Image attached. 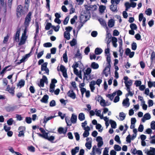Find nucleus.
<instances>
[{
  "label": "nucleus",
  "mask_w": 155,
  "mask_h": 155,
  "mask_svg": "<svg viewBox=\"0 0 155 155\" xmlns=\"http://www.w3.org/2000/svg\"><path fill=\"white\" fill-rule=\"evenodd\" d=\"M48 79L46 77L43 75L42 78L40 80L39 82V87H43L44 85V83H48Z\"/></svg>",
  "instance_id": "9"
},
{
  "label": "nucleus",
  "mask_w": 155,
  "mask_h": 155,
  "mask_svg": "<svg viewBox=\"0 0 155 155\" xmlns=\"http://www.w3.org/2000/svg\"><path fill=\"white\" fill-rule=\"evenodd\" d=\"M78 119L80 121H83L85 120V115L83 113H81L79 114L78 115Z\"/></svg>",
  "instance_id": "28"
},
{
  "label": "nucleus",
  "mask_w": 155,
  "mask_h": 155,
  "mask_svg": "<svg viewBox=\"0 0 155 155\" xmlns=\"http://www.w3.org/2000/svg\"><path fill=\"white\" fill-rule=\"evenodd\" d=\"M129 100L128 98H126L122 102L123 105L124 106H126L127 107H128L130 105Z\"/></svg>",
  "instance_id": "19"
},
{
  "label": "nucleus",
  "mask_w": 155,
  "mask_h": 155,
  "mask_svg": "<svg viewBox=\"0 0 155 155\" xmlns=\"http://www.w3.org/2000/svg\"><path fill=\"white\" fill-rule=\"evenodd\" d=\"M110 8L113 12H117L118 11L117 10V6L116 5L112 4L110 6Z\"/></svg>",
  "instance_id": "18"
},
{
  "label": "nucleus",
  "mask_w": 155,
  "mask_h": 155,
  "mask_svg": "<svg viewBox=\"0 0 155 155\" xmlns=\"http://www.w3.org/2000/svg\"><path fill=\"white\" fill-rule=\"evenodd\" d=\"M44 138L48 140L49 141L52 142V141L54 139V137L53 136H51L49 137H48V135H46L44 136Z\"/></svg>",
  "instance_id": "23"
},
{
  "label": "nucleus",
  "mask_w": 155,
  "mask_h": 155,
  "mask_svg": "<svg viewBox=\"0 0 155 155\" xmlns=\"http://www.w3.org/2000/svg\"><path fill=\"white\" fill-rule=\"evenodd\" d=\"M102 52L103 50L101 48H97L95 50V54L97 55L100 54Z\"/></svg>",
  "instance_id": "32"
},
{
  "label": "nucleus",
  "mask_w": 155,
  "mask_h": 155,
  "mask_svg": "<svg viewBox=\"0 0 155 155\" xmlns=\"http://www.w3.org/2000/svg\"><path fill=\"white\" fill-rule=\"evenodd\" d=\"M24 7L21 5L18 6L16 9V15L17 18H19L24 14Z\"/></svg>",
  "instance_id": "3"
},
{
  "label": "nucleus",
  "mask_w": 155,
  "mask_h": 155,
  "mask_svg": "<svg viewBox=\"0 0 155 155\" xmlns=\"http://www.w3.org/2000/svg\"><path fill=\"white\" fill-rule=\"evenodd\" d=\"M96 151L97 153L99 155L101 154V150L102 149H100V147L95 148Z\"/></svg>",
  "instance_id": "64"
},
{
  "label": "nucleus",
  "mask_w": 155,
  "mask_h": 155,
  "mask_svg": "<svg viewBox=\"0 0 155 155\" xmlns=\"http://www.w3.org/2000/svg\"><path fill=\"white\" fill-rule=\"evenodd\" d=\"M32 119L30 117H27L25 118V121L28 124H30L31 123Z\"/></svg>",
  "instance_id": "51"
},
{
  "label": "nucleus",
  "mask_w": 155,
  "mask_h": 155,
  "mask_svg": "<svg viewBox=\"0 0 155 155\" xmlns=\"http://www.w3.org/2000/svg\"><path fill=\"white\" fill-rule=\"evenodd\" d=\"M60 71L62 72H66L67 71V70L65 68V67L63 65H61L60 66Z\"/></svg>",
  "instance_id": "61"
},
{
  "label": "nucleus",
  "mask_w": 155,
  "mask_h": 155,
  "mask_svg": "<svg viewBox=\"0 0 155 155\" xmlns=\"http://www.w3.org/2000/svg\"><path fill=\"white\" fill-rule=\"evenodd\" d=\"M56 117L55 116H51L48 117H47L46 116H45L43 118V123L44 124V126H45V124L47 123V122L49 120H51L54 117Z\"/></svg>",
  "instance_id": "13"
},
{
  "label": "nucleus",
  "mask_w": 155,
  "mask_h": 155,
  "mask_svg": "<svg viewBox=\"0 0 155 155\" xmlns=\"http://www.w3.org/2000/svg\"><path fill=\"white\" fill-rule=\"evenodd\" d=\"M106 61L107 62V65H110V55L109 54H107L106 55Z\"/></svg>",
  "instance_id": "41"
},
{
  "label": "nucleus",
  "mask_w": 155,
  "mask_h": 155,
  "mask_svg": "<svg viewBox=\"0 0 155 155\" xmlns=\"http://www.w3.org/2000/svg\"><path fill=\"white\" fill-rule=\"evenodd\" d=\"M15 108V106H11L10 105L6 107L5 109L7 111L9 112L14 111Z\"/></svg>",
  "instance_id": "16"
},
{
  "label": "nucleus",
  "mask_w": 155,
  "mask_h": 155,
  "mask_svg": "<svg viewBox=\"0 0 155 155\" xmlns=\"http://www.w3.org/2000/svg\"><path fill=\"white\" fill-rule=\"evenodd\" d=\"M39 130H40L41 134H39V136L44 138V136L46 135H48V133L45 132V130L42 128H40Z\"/></svg>",
  "instance_id": "17"
},
{
  "label": "nucleus",
  "mask_w": 155,
  "mask_h": 155,
  "mask_svg": "<svg viewBox=\"0 0 155 155\" xmlns=\"http://www.w3.org/2000/svg\"><path fill=\"white\" fill-rule=\"evenodd\" d=\"M77 16L75 15L71 19L70 22L71 24H73L74 23L75 21V20L77 19Z\"/></svg>",
  "instance_id": "47"
},
{
  "label": "nucleus",
  "mask_w": 155,
  "mask_h": 155,
  "mask_svg": "<svg viewBox=\"0 0 155 155\" xmlns=\"http://www.w3.org/2000/svg\"><path fill=\"white\" fill-rule=\"evenodd\" d=\"M152 11L151 8H148L146 11V14L147 15L150 16L152 14Z\"/></svg>",
  "instance_id": "54"
},
{
  "label": "nucleus",
  "mask_w": 155,
  "mask_h": 155,
  "mask_svg": "<svg viewBox=\"0 0 155 155\" xmlns=\"http://www.w3.org/2000/svg\"><path fill=\"white\" fill-rule=\"evenodd\" d=\"M105 8V6L104 5H101L100 6L99 8V11L101 13H102L104 12Z\"/></svg>",
  "instance_id": "40"
},
{
  "label": "nucleus",
  "mask_w": 155,
  "mask_h": 155,
  "mask_svg": "<svg viewBox=\"0 0 155 155\" xmlns=\"http://www.w3.org/2000/svg\"><path fill=\"white\" fill-rule=\"evenodd\" d=\"M85 146L88 149L90 150L91 147V144L90 142H88L86 143L85 144Z\"/></svg>",
  "instance_id": "44"
},
{
  "label": "nucleus",
  "mask_w": 155,
  "mask_h": 155,
  "mask_svg": "<svg viewBox=\"0 0 155 155\" xmlns=\"http://www.w3.org/2000/svg\"><path fill=\"white\" fill-rule=\"evenodd\" d=\"M35 24L36 25V35H35L34 38H35L36 37V35H38V29H39V24H38V23L37 22H35Z\"/></svg>",
  "instance_id": "43"
},
{
  "label": "nucleus",
  "mask_w": 155,
  "mask_h": 155,
  "mask_svg": "<svg viewBox=\"0 0 155 155\" xmlns=\"http://www.w3.org/2000/svg\"><path fill=\"white\" fill-rule=\"evenodd\" d=\"M52 46V44L50 42H47L43 44V46L46 48L50 47Z\"/></svg>",
  "instance_id": "56"
},
{
  "label": "nucleus",
  "mask_w": 155,
  "mask_h": 155,
  "mask_svg": "<svg viewBox=\"0 0 155 155\" xmlns=\"http://www.w3.org/2000/svg\"><path fill=\"white\" fill-rule=\"evenodd\" d=\"M71 120V123L73 124H75L77 120V116L74 114H72Z\"/></svg>",
  "instance_id": "20"
},
{
  "label": "nucleus",
  "mask_w": 155,
  "mask_h": 155,
  "mask_svg": "<svg viewBox=\"0 0 155 155\" xmlns=\"http://www.w3.org/2000/svg\"><path fill=\"white\" fill-rule=\"evenodd\" d=\"M9 38V34H7L6 36L4 38V40L3 41V43L4 44L6 43L8 41V40Z\"/></svg>",
  "instance_id": "46"
},
{
  "label": "nucleus",
  "mask_w": 155,
  "mask_h": 155,
  "mask_svg": "<svg viewBox=\"0 0 155 155\" xmlns=\"http://www.w3.org/2000/svg\"><path fill=\"white\" fill-rule=\"evenodd\" d=\"M108 26L110 28L113 27L114 25V20L112 19H111L109 20L108 22Z\"/></svg>",
  "instance_id": "25"
},
{
  "label": "nucleus",
  "mask_w": 155,
  "mask_h": 155,
  "mask_svg": "<svg viewBox=\"0 0 155 155\" xmlns=\"http://www.w3.org/2000/svg\"><path fill=\"white\" fill-rule=\"evenodd\" d=\"M111 65H107L105 69L103 70V73L105 75L106 77L108 76L110 73V68Z\"/></svg>",
  "instance_id": "8"
},
{
  "label": "nucleus",
  "mask_w": 155,
  "mask_h": 155,
  "mask_svg": "<svg viewBox=\"0 0 155 155\" xmlns=\"http://www.w3.org/2000/svg\"><path fill=\"white\" fill-rule=\"evenodd\" d=\"M31 15L32 12H30L25 17L24 23L25 27H28L29 26L31 21Z\"/></svg>",
  "instance_id": "4"
},
{
  "label": "nucleus",
  "mask_w": 155,
  "mask_h": 155,
  "mask_svg": "<svg viewBox=\"0 0 155 155\" xmlns=\"http://www.w3.org/2000/svg\"><path fill=\"white\" fill-rule=\"evenodd\" d=\"M33 49V48H31V51L30 52V53L28 54H27L26 55H24L23 56V58H22V59L23 60V61H24V62H25L26 61V59L28 58H29L30 56V53H31V51Z\"/></svg>",
  "instance_id": "35"
},
{
  "label": "nucleus",
  "mask_w": 155,
  "mask_h": 155,
  "mask_svg": "<svg viewBox=\"0 0 155 155\" xmlns=\"http://www.w3.org/2000/svg\"><path fill=\"white\" fill-rule=\"evenodd\" d=\"M151 150H148V149L143 150V152L147 155H154L155 154V148L150 147Z\"/></svg>",
  "instance_id": "7"
},
{
  "label": "nucleus",
  "mask_w": 155,
  "mask_h": 155,
  "mask_svg": "<svg viewBox=\"0 0 155 155\" xmlns=\"http://www.w3.org/2000/svg\"><path fill=\"white\" fill-rule=\"evenodd\" d=\"M14 120L12 118H11L8 120L7 121V124L9 125H12Z\"/></svg>",
  "instance_id": "63"
},
{
  "label": "nucleus",
  "mask_w": 155,
  "mask_h": 155,
  "mask_svg": "<svg viewBox=\"0 0 155 155\" xmlns=\"http://www.w3.org/2000/svg\"><path fill=\"white\" fill-rule=\"evenodd\" d=\"M155 59V53L154 51H153L151 54L150 59L151 62H152L153 60Z\"/></svg>",
  "instance_id": "49"
},
{
  "label": "nucleus",
  "mask_w": 155,
  "mask_h": 155,
  "mask_svg": "<svg viewBox=\"0 0 155 155\" xmlns=\"http://www.w3.org/2000/svg\"><path fill=\"white\" fill-rule=\"evenodd\" d=\"M63 60L65 63L68 62V57L66 53H64L63 56Z\"/></svg>",
  "instance_id": "53"
},
{
  "label": "nucleus",
  "mask_w": 155,
  "mask_h": 155,
  "mask_svg": "<svg viewBox=\"0 0 155 155\" xmlns=\"http://www.w3.org/2000/svg\"><path fill=\"white\" fill-rule=\"evenodd\" d=\"M91 72V69L90 68H87L84 71V80L86 79L87 81L89 80L91 78L90 74Z\"/></svg>",
  "instance_id": "5"
},
{
  "label": "nucleus",
  "mask_w": 155,
  "mask_h": 155,
  "mask_svg": "<svg viewBox=\"0 0 155 155\" xmlns=\"http://www.w3.org/2000/svg\"><path fill=\"white\" fill-rule=\"evenodd\" d=\"M91 67L93 69H96L98 68L99 66L97 63L95 62H93L92 63Z\"/></svg>",
  "instance_id": "26"
},
{
  "label": "nucleus",
  "mask_w": 155,
  "mask_h": 155,
  "mask_svg": "<svg viewBox=\"0 0 155 155\" xmlns=\"http://www.w3.org/2000/svg\"><path fill=\"white\" fill-rule=\"evenodd\" d=\"M119 116L120 117V120H123L125 119L126 115L123 112H121L120 113Z\"/></svg>",
  "instance_id": "36"
},
{
  "label": "nucleus",
  "mask_w": 155,
  "mask_h": 155,
  "mask_svg": "<svg viewBox=\"0 0 155 155\" xmlns=\"http://www.w3.org/2000/svg\"><path fill=\"white\" fill-rule=\"evenodd\" d=\"M58 132L60 134H65L66 132V130H64L63 128L60 127L58 129Z\"/></svg>",
  "instance_id": "33"
},
{
  "label": "nucleus",
  "mask_w": 155,
  "mask_h": 155,
  "mask_svg": "<svg viewBox=\"0 0 155 155\" xmlns=\"http://www.w3.org/2000/svg\"><path fill=\"white\" fill-rule=\"evenodd\" d=\"M48 96L47 95H45L43 98L41 99V101L43 103H47L48 102Z\"/></svg>",
  "instance_id": "22"
},
{
  "label": "nucleus",
  "mask_w": 155,
  "mask_h": 155,
  "mask_svg": "<svg viewBox=\"0 0 155 155\" xmlns=\"http://www.w3.org/2000/svg\"><path fill=\"white\" fill-rule=\"evenodd\" d=\"M52 26H53L52 25L51 23L48 22L45 27V29L46 30H48L51 28H52Z\"/></svg>",
  "instance_id": "45"
},
{
  "label": "nucleus",
  "mask_w": 155,
  "mask_h": 155,
  "mask_svg": "<svg viewBox=\"0 0 155 155\" xmlns=\"http://www.w3.org/2000/svg\"><path fill=\"white\" fill-rule=\"evenodd\" d=\"M90 17V13L89 12L84 11V14H81L80 17V20L81 21L85 22L89 19Z\"/></svg>",
  "instance_id": "1"
},
{
  "label": "nucleus",
  "mask_w": 155,
  "mask_h": 155,
  "mask_svg": "<svg viewBox=\"0 0 155 155\" xmlns=\"http://www.w3.org/2000/svg\"><path fill=\"white\" fill-rule=\"evenodd\" d=\"M27 149L29 151L32 152H35V147L32 146H28L27 148Z\"/></svg>",
  "instance_id": "38"
},
{
  "label": "nucleus",
  "mask_w": 155,
  "mask_h": 155,
  "mask_svg": "<svg viewBox=\"0 0 155 155\" xmlns=\"http://www.w3.org/2000/svg\"><path fill=\"white\" fill-rule=\"evenodd\" d=\"M26 39V37H25L22 36L21 40L18 43V45H22L24 44L25 42Z\"/></svg>",
  "instance_id": "29"
},
{
  "label": "nucleus",
  "mask_w": 155,
  "mask_h": 155,
  "mask_svg": "<svg viewBox=\"0 0 155 155\" xmlns=\"http://www.w3.org/2000/svg\"><path fill=\"white\" fill-rule=\"evenodd\" d=\"M151 128L153 130H155V121H153L151 122L150 124Z\"/></svg>",
  "instance_id": "57"
},
{
  "label": "nucleus",
  "mask_w": 155,
  "mask_h": 155,
  "mask_svg": "<svg viewBox=\"0 0 155 155\" xmlns=\"http://www.w3.org/2000/svg\"><path fill=\"white\" fill-rule=\"evenodd\" d=\"M48 64V63L46 62L41 64V71H45V72L44 73H46L48 75L49 70L47 67Z\"/></svg>",
  "instance_id": "6"
},
{
  "label": "nucleus",
  "mask_w": 155,
  "mask_h": 155,
  "mask_svg": "<svg viewBox=\"0 0 155 155\" xmlns=\"http://www.w3.org/2000/svg\"><path fill=\"white\" fill-rule=\"evenodd\" d=\"M21 31V28H19L17 29V31L15 35L14 36V40L17 41V40L19 39V36L20 35V33Z\"/></svg>",
  "instance_id": "12"
},
{
  "label": "nucleus",
  "mask_w": 155,
  "mask_h": 155,
  "mask_svg": "<svg viewBox=\"0 0 155 155\" xmlns=\"http://www.w3.org/2000/svg\"><path fill=\"white\" fill-rule=\"evenodd\" d=\"M70 34L69 32L67 31H65L64 32V36L65 38H66L67 40H69L70 39Z\"/></svg>",
  "instance_id": "31"
},
{
  "label": "nucleus",
  "mask_w": 155,
  "mask_h": 155,
  "mask_svg": "<svg viewBox=\"0 0 155 155\" xmlns=\"http://www.w3.org/2000/svg\"><path fill=\"white\" fill-rule=\"evenodd\" d=\"M97 6L96 5H91L89 6L86 5L85 6V8L87 11L90 12V11H93L97 9Z\"/></svg>",
  "instance_id": "10"
},
{
  "label": "nucleus",
  "mask_w": 155,
  "mask_h": 155,
  "mask_svg": "<svg viewBox=\"0 0 155 155\" xmlns=\"http://www.w3.org/2000/svg\"><path fill=\"white\" fill-rule=\"evenodd\" d=\"M79 147H76L72 149L71 153L72 155H75L78 152Z\"/></svg>",
  "instance_id": "21"
},
{
  "label": "nucleus",
  "mask_w": 155,
  "mask_h": 155,
  "mask_svg": "<svg viewBox=\"0 0 155 155\" xmlns=\"http://www.w3.org/2000/svg\"><path fill=\"white\" fill-rule=\"evenodd\" d=\"M55 85L53 84H50V87L49 88V91L53 93L54 90Z\"/></svg>",
  "instance_id": "39"
},
{
  "label": "nucleus",
  "mask_w": 155,
  "mask_h": 155,
  "mask_svg": "<svg viewBox=\"0 0 155 155\" xmlns=\"http://www.w3.org/2000/svg\"><path fill=\"white\" fill-rule=\"evenodd\" d=\"M137 45L136 43L135 42H133L131 45L132 49L135 51L137 49Z\"/></svg>",
  "instance_id": "55"
},
{
  "label": "nucleus",
  "mask_w": 155,
  "mask_h": 155,
  "mask_svg": "<svg viewBox=\"0 0 155 155\" xmlns=\"http://www.w3.org/2000/svg\"><path fill=\"white\" fill-rule=\"evenodd\" d=\"M66 122L67 124V125L68 126H70L71 125L72 123L71 120H70L68 118L66 117L65 118Z\"/></svg>",
  "instance_id": "50"
},
{
  "label": "nucleus",
  "mask_w": 155,
  "mask_h": 155,
  "mask_svg": "<svg viewBox=\"0 0 155 155\" xmlns=\"http://www.w3.org/2000/svg\"><path fill=\"white\" fill-rule=\"evenodd\" d=\"M30 2V0H25L24 7L25 9L27 11L28 10L29 4Z\"/></svg>",
  "instance_id": "27"
},
{
  "label": "nucleus",
  "mask_w": 155,
  "mask_h": 155,
  "mask_svg": "<svg viewBox=\"0 0 155 155\" xmlns=\"http://www.w3.org/2000/svg\"><path fill=\"white\" fill-rule=\"evenodd\" d=\"M124 82L125 84L126 87H127V85L129 86V87H130L132 84V81L131 80H129L127 82Z\"/></svg>",
  "instance_id": "52"
},
{
  "label": "nucleus",
  "mask_w": 155,
  "mask_h": 155,
  "mask_svg": "<svg viewBox=\"0 0 155 155\" xmlns=\"http://www.w3.org/2000/svg\"><path fill=\"white\" fill-rule=\"evenodd\" d=\"M25 81L24 79H21L18 82L17 84V86L18 87H19V88H21L24 87L25 84Z\"/></svg>",
  "instance_id": "15"
},
{
  "label": "nucleus",
  "mask_w": 155,
  "mask_h": 155,
  "mask_svg": "<svg viewBox=\"0 0 155 155\" xmlns=\"http://www.w3.org/2000/svg\"><path fill=\"white\" fill-rule=\"evenodd\" d=\"M67 94L68 96L73 99L76 98V94L73 91H69L67 93Z\"/></svg>",
  "instance_id": "14"
},
{
  "label": "nucleus",
  "mask_w": 155,
  "mask_h": 155,
  "mask_svg": "<svg viewBox=\"0 0 155 155\" xmlns=\"http://www.w3.org/2000/svg\"><path fill=\"white\" fill-rule=\"evenodd\" d=\"M102 80L101 79H97L96 81L93 80L90 82L89 86L90 87L91 91L92 92H94V90L95 89V87H94V86L96 84L99 86L102 82Z\"/></svg>",
  "instance_id": "2"
},
{
  "label": "nucleus",
  "mask_w": 155,
  "mask_h": 155,
  "mask_svg": "<svg viewBox=\"0 0 155 155\" xmlns=\"http://www.w3.org/2000/svg\"><path fill=\"white\" fill-rule=\"evenodd\" d=\"M130 27L131 29L134 30L137 29V25L134 23H131L130 25Z\"/></svg>",
  "instance_id": "42"
},
{
  "label": "nucleus",
  "mask_w": 155,
  "mask_h": 155,
  "mask_svg": "<svg viewBox=\"0 0 155 155\" xmlns=\"http://www.w3.org/2000/svg\"><path fill=\"white\" fill-rule=\"evenodd\" d=\"M15 87H10V86L8 85L6 88V90L7 91L10 93L12 94L13 96L15 94Z\"/></svg>",
  "instance_id": "11"
},
{
  "label": "nucleus",
  "mask_w": 155,
  "mask_h": 155,
  "mask_svg": "<svg viewBox=\"0 0 155 155\" xmlns=\"http://www.w3.org/2000/svg\"><path fill=\"white\" fill-rule=\"evenodd\" d=\"M120 2V0H111V4H116L117 5Z\"/></svg>",
  "instance_id": "62"
},
{
  "label": "nucleus",
  "mask_w": 155,
  "mask_h": 155,
  "mask_svg": "<svg viewBox=\"0 0 155 155\" xmlns=\"http://www.w3.org/2000/svg\"><path fill=\"white\" fill-rule=\"evenodd\" d=\"M76 44V40L75 38H73L72 40L70 42V45L72 47L75 46Z\"/></svg>",
  "instance_id": "37"
},
{
  "label": "nucleus",
  "mask_w": 155,
  "mask_h": 155,
  "mask_svg": "<svg viewBox=\"0 0 155 155\" xmlns=\"http://www.w3.org/2000/svg\"><path fill=\"white\" fill-rule=\"evenodd\" d=\"M98 21L103 26L105 27L107 29L108 28L106 23L105 21L102 18H100L98 19Z\"/></svg>",
  "instance_id": "24"
},
{
  "label": "nucleus",
  "mask_w": 155,
  "mask_h": 155,
  "mask_svg": "<svg viewBox=\"0 0 155 155\" xmlns=\"http://www.w3.org/2000/svg\"><path fill=\"white\" fill-rule=\"evenodd\" d=\"M143 117L147 120H149L151 118L150 114L148 113L145 114L144 115Z\"/></svg>",
  "instance_id": "59"
},
{
  "label": "nucleus",
  "mask_w": 155,
  "mask_h": 155,
  "mask_svg": "<svg viewBox=\"0 0 155 155\" xmlns=\"http://www.w3.org/2000/svg\"><path fill=\"white\" fill-rule=\"evenodd\" d=\"M101 127H102V126L100 124H97L96 125V128L97 129L99 130H98L99 131L101 132L102 131V129L100 130Z\"/></svg>",
  "instance_id": "60"
},
{
  "label": "nucleus",
  "mask_w": 155,
  "mask_h": 155,
  "mask_svg": "<svg viewBox=\"0 0 155 155\" xmlns=\"http://www.w3.org/2000/svg\"><path fill=\"white\" fill-rule=\"evenodd\" d=\"M110 123L111 125V127L112 128L115 129L116 127V122L111 120H110Z\"/></svg>",
  "instance_id": "30"
},
{
  "label": "nucleus",
  "mask_w": 155,
  "mask_h": 155,
  "mask_svg": "<svg viewBox=\"0 0 155 155\" xmlns=\"http://www.w3.org/2000/svg\"><path fill=\"white\" fill-rule=\"evenodd\" d=\"M74 57L78 58L80 59H81L82 58L81 54L80 53V51L79 49L78 50L76 54L74 55Z\"/></svg>",
  "instance_id": "34"
},
{
  "label": "nucleus",
  "mask_w": 155,
  "mask_h": 155,
  "mask_svg": "<svg viewBox=\"0 0 155 155\" xmlns=\"http://www.w3.org/2000/svg\"><path fill=\"white\" fill-rule=\"evenodd\" d=\"M114 149L117 151H119L121 150V147L118 145H115L114 147Z\"/></svg>",
  "instance_id": "48"
},
{
  "label": "nucleus",
  "mask_w": 155,
  "mask_h": 155,
  "mask_svg": "<svg viewBox=\"0 0 155 155\" xmlns=\"http://www.w3.org/2000/svg\"><path fill=\"white\" fill-rule=\"evenodd\" d=\"M56 105V102L55 101L53 100L50 102L49 105L51 107H53L55 106Z\"/></svg>",
  "instance_id": "58"
}]
</instances>
